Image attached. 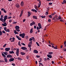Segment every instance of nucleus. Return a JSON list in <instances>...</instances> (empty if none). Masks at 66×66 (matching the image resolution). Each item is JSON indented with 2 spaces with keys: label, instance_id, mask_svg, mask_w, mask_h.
<instances>
[{
  "label": "nucleus",
  "instance_id": "58",
  "mask_svg": "<svg viewBox=\"0 0 66 66\" xmlns=\"http://www.w3.org/2000/svg\"><path fill=\"white\" fill-rule=\"evenodd\" d=\"M33 24L32 23H31L30 24V25L31 26H33Z\"/></svg>",
  "mask_w": 66,
  "mask_h": 66
},
{
  "label": "nucleus",
  "instance_id": "9",
  "mask_svg": "<svg viewBox=\"0 0 66 66\" xmlns=\"http://www.w3.org/2000/svg\"><path fill=\"white\" fill-rule=\"evenodd\" d=\"M2 25L4 27H6V26H7V24H6V22H5L4 24H2Z\"/></svg>",
  "mask_w": 66,
  "mask_h": 66
},
{
  "label": "nucleus",
  "instance_id": "14",
  "mask_svg": "<svg viewBox=\"0 0 66 66\" xmlns=\"http://www.w3.org/2000/svg\"><path fill=\"white\" fill-rule=\"evenodd\" d=\"M7 57L8 58H9H9H11V57H12V56L10 55H8L7 56Z\"/></svg>",
  "mask_w": 66,
  "mask_h": 66
},
{
  "label": "nucleus",
  "instance_id": "39",
  "mask_svg": "<svg viewBox=\"0 0 66 66\" xmlns=\"http://www.w3.org/2000/svg\"><path fill=\"white\" fill-rule=\"evenodd\" d=\"M6 44H5L3 46V48H4L5 47H6Z\"/></svg>",
  "mask_w": 66,
  "mask_h": 66
},
{
  "label": "nucleus",
  "instance_id": "53",
  "mask_svg": "<svg viewBox=\"0 0 66 66\" xmlns=\"http://www.w3.org/2000/svg\"><path fill=\"white\" fill-rule=\"evenodd\" d=\"M40 5H41V4H40L38 6V8H39L40 6Z\"/></svg>",
  "mask_w": 66,
  "mask_h": 66
},
{
  "label": "nucleus",
  "instance_id": "10",
  "mask_svg": "<svg viewBox=\"0 0 66 66\" xmlns=\"http://www.w3.org/2000/svg\"><path fill=\"white\" fill-rule=\"evenodd\" d=\"M21 49H22V50H26L27 49V48L26 47H21Z\"/></svg>",
  "mask_w": 66,
  "mask_h": 66
},
{
  "label": "nucleus",
  "instance_id": "61",
  "mask_svg": "<svg viewBox=\"0 0 66 66\" xmlns=\"http://www.w3.org/2000/svg\"><path fill=\"white\" fill-rule=\"evenodd\" d=\"M12 20H9V22H12Z\"/></svg>",
  "mask_w": 66,
  "mask_h": 66
},
{
  "label": "nucleus",
  "instance_id": "40",
  "mask_svg": "<svg viewBox=\"0 0 66 66\" xmlns=\"http://www.w3.org/2000/svg\"><path fill=\"white\" fill-rule=\"evenodd\" d=\"M20 42H19L18 43V44L19 46H21V44H20Z\"/></svg>",
  "mask_w": 66,
  "mask_h": 66
},
{
  "label": "nucleus",
  "instance_id": "60",
  "mask_svg": "<svg viewBox=\"0 0 66 66\" xmlns=\"http://www.w3.org/2000/svg\"><path fill=\"white\" fill-rule=\"evenodd\" d=\"M12 18V17L9 16L8 18V19H11Z\"/></svg>",
  "mask_w": 66,
  "mask_h": 66
},
{
  "label": "nucleus",
  "instance_id": "44",
  "mask_svg": "<svg viewBox=\"0 0 66 66\" xmlns=\"http://www.w3.org/2000/svg\"><path fill=\"white\" fill-rule=\"evenodd\" d=\"M40 29V28H39V27H37V30H39Z\"/></svg>",
  "mask_w": 66,
  "mask_h": 66
},
{
  "label": "nucleus",
  "instance_id": "33",
  "mask_svg": "<svg viewBox=\"0 0 66 66\" xmlns=\"http://www.w3.org/2000/svg\"><path fill=\"white\" fill-rule=\"evenodd\" d=\"M21 53L22 55H24L25 54V53H23V52H21Z\"/></svg>",
  "mask_w": 66,
  "mask_h": 66
},
{
  "label": "nucleus",
  "instance_id": "17",
  "mask_svg": "<svg viewBox=\"0 0 66 66\" xmlns=\"http://www.w3.org/2000/svg\"><path fill=\"white\" fill-rule=\"evenodd\" d=\"M47 57H49V58H52V56L51 55H47Z\"/></svg>",
  "mask_w": 66,
  "mask_h": 66
},
{
  "label": "nucleus",
  "instance_id": "48",
  "mask_svg": "<svg viewBox=\"0 0 66 66\" xmlns=\"http://www.w3.org/2000/svg\"><path fill=\"white\" fill-rule=\"evenodd\" d=\"M41 17L42 18H45V17H46V16H41Z\"/></svg>",
  "mask_w": 66,
  "mask_h": 66
},
{
  "label": "nucleus",
  "instance_id": "57",
  "mask_svg": "<svg viewBox=\"0 0 66 66\" xmlns=\"http://www.w3.org/2000/svg\"><path fill=\"white\" fill-rule=\"evenodd\" d=\"M21 44H22V45H23V46H25V44H24V43H21Z\"/></svg>",
  "mask_w": 66,
  "mask_h": 66
},
{
  "label": "nucleus",
  "instance_id": "32",
  "mask_svg": "<svg viewBox=\"0 0 66 66\" xmlns=\"http://www.w3.org/2000/svg\"><path fill=\"white\" fill-rule=\"evenodd\" d=\"M5 31L6 32H10V30L9 29H7Z\"/></svg>",
  "mask_w": 66,
  "mask_h": 66
},
{
  "label": "nucleus",
  "instance_id": "11",
  "mask_svg": "<svg viewBox=\"0 0 66 66\" xmlns=\"http://www.w3.org/2000/svg\"><path fill=\"white\" fill-rule=\"evenodd\" d=\"M15 6H16V7H17V8H19V7L20 6L19 5V4H16L15 5Z\"/></svg>",
  "mask_w": 66,
  "mask_h": 66
},
{
  "label": "nucleus",
  "instance_id": "22",
  "mask_svg": "<svg viewBox=\"0 0 66 66\" xmlns=\"http://www.w3.org/2000/svg\"><path fill=\"white\" fill-rule=\"evenodd\" d=\"M17 59L18 60H19V61H21V60H22V59L19 57H18Z\"/></svg>",
  "mask_w": 66,
  "mask_h": 66
},
{
  "label": "nucleus",
  "instance_id": "8",
  "mask_svg": "<svg viewBox=\"0 0 66 66\" xmlns=\"http://www.w3.org/2000/svg\"><path fill=\"white\" fill-rule=\"evenodd\" d=\"M16 37L18 39V40H21V38H20V37L19 36H18L17 35L16 36Z\"/></svg>",
  "mask_w": 66,
  "mask_h": 66
},
{
  "label": "nucleus",
  "instance_id": "54",
  "mask_svg": "<svg viewBox=\"0 0 66 66\" xmlns=\"http://www.w3.org/2000/svg\"><path fill=\"white\" fill-rule=\"evenodd\" d=\"M32 23L33 25L35 24V23L34 21H33L32 22Z\"/></svg>",
  "mask_w": 66,
  "mask_h": 66
},
{
  "label": "nucleus",
  "instance_id": "28",
  "mask_svg": "<svg viewBox=\"0 0 66 66\" xmlns=\"http://www.w3.org/2000/svg\"><path fill=\"white\" fill-rule=\"evenodd\" d=\"M28 16L29 17H30V15H31V13H30V12H28Z\"/></svg>",
  "mask_w": 66,
  "mask_h": 66
},
{
  "label": "nucleus",
  "instance_id": "29",
  "mask_svg": "<svg viewBox=\"0 0 66 66\" xmlns=\"http://www.w3.org/2000/svg\"><path fill=\"white\" fill-rule=\"evenodd\" d=\"M12 40H11V42H14V41H15V38L14 37H13L12 38Z\"/></svg>",
  "mask_w": 66,
  "mask_h": 66
},
{
  "label": "nucleus",
  "instance_id": "52",
  "mask_svg": "<svg viewBox=\"0 0 66 66\" xmlns=\"http://www.w3.org/2000/svg\"><path fill=\"white\" fill-rule=\"evenodd\" d=\"M36 57H37L38 58V57H40V56H39V55H37L36 56Z\"/></svg>",
  "mask_w": 66,
  "mask_h": 66
},
{
  "label": "nucleus",
  "instance_id": "30",
  "mask_svg": "<svg viewBox=\"0 0 66 66\" xmlns=\"http://www.w3.org/2000/svg\"><path fill=\"white\" fill-rule=\"evenodd\" d=\"M33 32V28H31L30 31V33H32Z\"/></svg>",
  "mask_w": 66,
  "mask_h": 66
},
{
  "label": "nucleus",
  "instance_id": "63",
  "mask_svg": "<svg viewBox=\"0 0 66 66\" xmlns=\"http://www.w3.org/2000/svg\"><path fill=\"white\" fill-rule=\"evenodd\" d=\"M60 21H62V22H64V21H63V20H60Z\"/></svg>",
  "mask_w": 66,
  "mask_h": 66
},
{
  "label": "nucleus",
  "instance_id": "31",
  "mask_svg": "<svg viewBox=\"0 0 66 66\" xmlns=\"http://www.w3.org/2000/svg\"><path fill=\"white\" fill-rule=\"evenodd\" d=\"M2 56H3V57H4H4H6V56H5V55L4 54H3V53H2Z\"/></svg>",
  "mask_w": 66,
  "mask_h": 66
},
{
  "label": "nucleus",
  "instance_id": "18",
  "mask_svg": "<svg viewBox=\"0 0 66 66\" xmlns=\"http://www.w3.org/2000/svg\"><path fill=\"white\" fill-rule=\"evenodd\" d=\"M33 18L35 19H37V16H33Z\"/></svg>",
  "mask_w": 66,
  "mask_h": 66
},
{
  "label": "nucleus",
  "instance_id": "56",
  "mask_svg": "<svg viewBox=\"0 0 66 66\" xmlns=\"http://www.w3.org/2000/svg\"><path fill=\"white\" fill-rule=\"evenodd\" d=\"M5 10L4 9V8H2V9L1 10L2 11H4V10Z\"/></svg>",
  "mask_w": 66,
  "mask_h": 66
},
{
  "label": "nucleus",
  "instance_id": "64",
  "mask_svg": "<svg viewBox=\"0 0 66 66\" xmlns=\"http://www.w3.org/2000/svg\"><path fill=\"white\" fill-rule=\"evenodd\" d=\"M36 26H34V29H36Z\"/></svg>",
  "mask_w": 66,
  "mask_h": 66
},
{
  "label": "nucleus",
  "instance_id": "2",
  "mask_svg": "<svg viewBox=\"0 0 66 66\" xmlns=\"http://www.w3.org/2000/svg\"><path fill=\"white\" fill-rule=\"evenodd\" d=\"M25 34L23 33V34H21L19 35L20 36L22 37V38H24L25 36Z\"/></svg>",
  "mask_w": 66,
  "mask_h": 66
},
{
  "label": "nucleus",
  "instance_id": "46",
  "mask_svg": "<svg viewBox=\"0 0 66 66\" xmlns=\"http://www.w3.org/2000/svg\"><path fill=\"white\" fill-rule=\"evenodd\" d=\"M2 33H6V32H5V31H4V30H3L2 31Z\"/></svg>",
  "mask_w": 66,
  "mask_h": 66
},
{
  "label": "nucleus",
  "instance_id": "51",
  "mask_svg": "<svg viewBox=\"0 0 66 66\" xmlns=\"http://www.w3.org/2000/svg\"><path fill=\"white\" fill-rule=\"evenodd\" d=\"M32 38H30L29 39V42H30L31 41H32Z\"/></svg>",
  "mask_w": 66,
  "mask_h": 66
},
{
  "label": "nucleus",
  "instance_id": "42",
  "mask_svg": "<svg viewBox=\"0 0 66 66\" xmlns=\"http://www.w3.org/2000/svg\"><path fill=\"white\" fill-rule=\"evenodd\" d=\"M29 55H27L26 56L27 59V60H28V59H29Z\"/></svg>",
  "mask_w": 66,
  "mask_h": 66
},
{
  "label": "nucleus",
  "instance_id": "23",
  "mask_svg": "<svg viewBox=\"0 0 66 66\" xmlns=\"http://www.w3.org/2000/svg\"><path fill=\"white\" fill-rule=\"evenodd\" d=\"M35 9L36 10H37V11H38V8H37V6L36 5H35Z\"/></svg>",
  "mask_w": 66,
  "mask_h": 66
},
{
  "label": "nucleus",
  "instance_id": "3",
  "mask_svg": "<svg viewBox=\"0 0 66 66\" xmlns=\"http://www.w3.org/2000/svg\"><path fill=\"white\" fill-rule=\"evenodd\" d=\"M4 17H3V16L2 15H1V18H0V21H2V22H4Z\"/></svg>",
  "mask_w": 66,
  "mask_h": 66
},
{
  "label": "nucleus",
  "instance_id": "45",
  "mask_svg": "<svg viewBox=\"0 0 66 66\" xmlns=\"http://www.w3.org/2000/svg\"><path fill=\"white\" fill-rule=\"evenodd\" d=\"M4 30H5V31H6V30L7 29V28L6 27H4Z\"/></svg>",
  "mask_w": 66,
  "mask_h": 66
},
{
  "label": "nucleus",
  "instance_id": "21",
  "mask_svg": "<svg viewBox=\"0 0 66 66\" xmlns=\"http://www.w3.org/2000/svg\"><path fill=\"white\" fill-rule=\"evenodd\" d=\"M23 4H24V3H23V2L22 1L21 3V6H23Z\"/></svg>",
  "mask_w": 66,
  "mask_h": 66
},
{
  "label": "nucleus",
  "instance_id": "50",
  "mask_svg": "<svg viewBox=\"0 0 66 66\" xmlns=\"http://www.w3.org/2000/svg\"><path fill=\"white\" fill-rule=\"evenodd\" d=\"M36 44L38 46H39V44L37 42H36Z\"/></svg>",
  "mask_w": 66,
  "mask_h": 66
},
{
  "label": "nucleus",
  "instance_id": "12",
  "mask_svg": "<svg viewBox=\"0 0 66 66\" xmlns=\"http://www.w3.org/2000/svg\"><path fill=\"white\" fill-rule=\"evenodd\" d=\"M33 52L35 53H38V51H37L36 50H35L33 51Z\"/></svg>",
  "mask_w": 66,
  "mask_h": 66
},
{
  "label": "nucleus",
  "instance_id": "35",
  "mask_svg": "<svg viewBox=\"0 0 66 66\" xmlns=\"http://www.w3.org/2000/svg\"><path fill=\"white\" fill-rule=\"evenodd\" d=\"M58 19H62V18H61V16H59L58 17Z\"/></svg>",
  "mask_w": 66,
  "mask_h": 66
},
{
  "label": "nucleus",
  "instance_id": "37",
  "mask_svg": "<svg viewBox=\"0 0 66 66\" xmlns=\"http://www.w3.org/2000/svg\"><path fill=\"white\" fill-rule=\"evenodd\" d=\"M49 54H53V52H50L48 53Z\"/></svg>",
  "mask_w": 66,
  "mask_h": 66
},
{
  "label": "nucleus",
  "instance_id": "19",
  "mask_svg": "<svg viewBox=\"0 0 66 66\" xmlns=\"http://www.w3.org/2000/svg\"><path fill=\"white\" fill-rule=\"evenodd\" d=\"M31 11H33V12H35V13H37V11L35 9H32L31 10Z\"/></svg>",
  "mask_w": 66,
  "mask_h": 66
},
{
  "label": "nucleus",
  "instance_id": "16",
  "mask_svg": "<svg viewBox=\"0 0 66 66\" xmlns=\"http://www.w3.org/2000/svg\"><path fill=\"white\" fill-rule=\"evenodd\" d=\"M4 61L6 63L7 62V57H5L4 58Z\"/></svg>",
  "mask_w": 66,
  "mask_h": 66
},
{
  "label": "nucleus",
  "instance_id": "47",
  "mask_svg": "<svg viewBox=\"0 0 66 66\" xmlns=\"http://www.w3.org/2000/svg\"><path fill=\"white\" fill-rule=\"evenodd\" d=\"M17 23V22H13V24H16Z\"/></svg>",
  "mask_w": 66,
  "mask_h": 66
},
{
  "label": "nucleus",
  "instance_id": "34",
  "mask_svg": "<svg viewBox=\"0 0 66 66\" xmlns=\"http://www.w3.org/2000/svg\"><path fill=\"white\" fill-rule=\"evenodd\" d=\"M2 35V32L1 31H0V36H1Z\"/></svg>",
  "mask_w": 66,
  "mask_h": 66
},
{
  "label": "nucleus",
  "instance_id": "43",
  "mask_svg": "<svg viewBox=\"0 0 66 66\" xmlns=\"http://www.w3.org/2000/svg\"><path fill=\"white\" fill-rule=\"evenodd\" d=\"M49 17V18H52V16L51 15H50L48 16Z\"/></svg>",
  "mask_w": 66,
  "mask_h": 66
},
{
  "label": "nucleus",
  "instance_id": "4",
  "mask_svg": "<svg viewBox=\"0 0 66 66\" xmlns=\"http://www.w3.org/2000/svg\"><path fill=\"white\" fill-rule=\"evenodd\" d=\"M19 48H17L16 49V54L17 56H18L19 55Z\"/></svg>",
  "mask_w": 66,
  "mask_h": 66
},
{
  "label": "nucleus",
  "instance_id": "26",
  "mask_svg": "<svg viewBox=\"0 0 66 66\" xmlns=\"http://www.w3.org/2000/svg\"><path fill=\"white\" fill-rule=\"evenodd\" d=\"M9 52L10 54H13V53H14V52L13 51H9Z\"/></svg>",
  "mask_w": 66,
  "mask_h": 66
},
{
  "label": "nucleus",
  "instance_id": "55",
  "mask_svg": "<svg viewBox=\"0 0 66 66\" xmlns=\"http://www.w3.org/2000/svg\"><path fill=\"white\" fill-rule=\"evenodd\" d=\"M3 12L4 13H6V11H5V9L4 10V11H3Z\"/></svg>",
  "mask_w": 66,
  "mask_h": 66
},
{
  "label": "nucleus",
  "instance_id": "38",
  "mask_svg": "<svg viewBox=\"0 0 66 66\" xmlns=\"http://www.w3.org/2000/svg\"><path fill=\"white\" fill-rule=\"evenodd\" d=\"M55 14H56V13L55 12H54L53 13H52V14H51V15H52V16H53V15H55Z\"/></svg>",
  "mask_w": 66,
  "mask_h": 66
},
{
  "label": "nucleus",
  "instance_id": "59",
  "mask_svg": "<svg viewBox=\"0 0 66 66\" xmlns=\"http://www.w3.org/2000/svg\"><path fill=\"white\" fill-rule=\"evenodd\" d=\"M12 65H13V66H15V64L14 63H12Z\"/></svg>",
  "mask_w": 66,
  "mask_h": 66
},
{
  "label": "nucleus",
  "instance_id": "41",
  "mask_svg": "<svg viewBox=\"0 0 66 66\" xmlns=\"http://www.w3.org/2000/svg\"><path fill=\"white\" fill-rule=\"evenodd\" d=\"M25 37L27 39H29V37H28V36H26Z\"/></svg>",
  "mask_w": 66,
  "mask_h": 66
},
{
  "label": "nucleus",
  "instance_id": "25",
  "mask_svg": "<svg viewBox=\"0 0 66 66\" xmlns=\"http://www.w3.org/2000/svg\"><path fill=\"white\" fill-rule=\"evenodd\" d=\"M65 3H66V1L65 0H64L63 2L62 3V4H65Z\"/></svg>",
  "mask_w": 66,
  "mask_h": 66
},
{
  "label": "nucleus",
  "instance_id": "49",
  "mask_svg": "<svg viewBox=\"0 0 66 66\" xmlns=\"http://www.w3.org/2000/svg\"><path fill=\"white\" fill-rule=\"evenodd\" d=\"M48 22H51V19H49L48 20Z\"/></svg>",
  "mask_w": 66,
  "mask_h": 66
},
{
  "label": "nucleus",
  "instance_id": "62",
  "mask_svg": "<svg viewBox=\"0 0 66 66\" xmlns=\"http://www.w3.org/2000/svg\"><path fill=\"white\" fill-rule=\"evenodd\" d=\"M46 15H48V12H46Z\"/></svg>",
  "mask_w": 66,
  "mask_h": 66
},
{
  "label": "nucleus",
  "instance_id": "36",
  "mask_svg": "<svg viewBox=\"0 0 66 66\" xmlns=\"http://www.w3.org/2000/svg\"><path fill=\"white\" fill-rule=\"evenodd\" d=\"M32 40H33L34 42H35V38H34V37H32Z\"/></svg>",
  "mask_w": 66,
  "mask_h": 66
},
{
  "label": "nucleus",
  "instance_id": "7",
  "mask_svg": "<svg viewBox=\"0 0 66 66\" xmlns=\"http://www.w3.org/2000/svg\"><path fill=\"white\" fill-rule=\"evenodd\" d=\"M7 18V15H5L4 16V22L6 20Z\"/></svg>",
  "mask_w": 66,
  "mask_h": 66
},
{
  "label": "nucleus",
  "instance_id": "1",
  "mask_svg": "<svg viewBox=\"0 0 66 66\" xmlns=\"http://www.w3.org/2000/svg\"><path fill=\"white\" fill-rule=\"evenodd\" d=\"M15 30L17 32H20V30L19 29L20 27L18 26H16L15 27Z\"/></svg>",
  "mask_w": 66,
  "mask_h": 66
},
{
  "label": "nucleus",
  "instance_id": "15",
  "mask_svg": "<svg viewBox=\"0 0 66 66\" xmlns=\"http://www.w3.org/2000/svg\"><path fill=\"white\" fill-rule=\"evenodd\" d=\"M14 60V59L13 58H12L10 59L9 61L10 62H12V61H13Z\"/></svg>",
  "mask_w": 66,
  "mask_h": 66
},
{
  "label": "nucleus",
  "instance_id": "13",
  "mask_svg": "<svg viewBox=\"0 0 66 66\" xmlns=\"http://www.w3.org/2000/svg\"><path fill=\"white\" fill-rule=\"evenodd\" d=\"M38 27L39 28V29H41L42 28V25H41V24L40 23H39L38 24Z\"/></svg>",
  "mask_w": 66,
  "mask_h": 66
},
{
  "label": "nucleus",
  "instance_id": "6",
  "mask_svg": "<svg viewBox=\"0 0 66 66\" xmlns=\"http://www.w3.org/2000/svg\"><path fill=\"white\" fill-rule=\"evenodd\" d=\"M10 48H5V50L6 51L8 52V51H9L10 50Z\"/></svg>",
  "mask_w": 66,
  "mask_h": 66
},
{
  "label": "nucleus",
  "instance_id": "5",
  "mask_svg": "<svg viewBox=\"0 0 66 66\" xmlns=\"http://www.w3.org/2000/svg\"><path fill=\"white\" fill-rule=\"evenodd\" d=\"M32 41H31L28 44V46L29 48L31 47V45H32Z\"/></svg>",
  "mask_w": 66,
  "mask_h": 66
},
{
  "label": "nucleus",
  "instance_id": "20",
  "mask_svg": "<svg viewBox=\"0 0 66 66\" xmlns=\"http://www.w3.org/2000/svg\"><path fill=\"white\" fill-rule=\"evenodd\" d=\"M23 13V10H22L21 12V14L20 15V17H21V16H22Z\"/></svg>",
  "mask_w": 66,
  "mask_h": 66
},
{
  "label": "nucleus",
  "instance_id": "24",
  "mask_svg": "<svg viewBox=\"0 0 66 66\" xmlns=\"http://www.w3.org/2000/svg\"><path fill=\"white\" fill-rule=\"evenodd\" d=\"M3 53L5 54V55H7V54H8V53L6 52H3Z\"/></svg>",
  "mask_w": 66,
  "mask_h": 66
},
{
  "label": "nucleus",
  "instance_id": "27",
  "mask_svg": "<svg viewBox=\"0 0 66 66\" xmlns=\"http://www.w3.org/2000/svg\"><path fill=\"white\" fill-rule=\"evenodd\" d=\"M14 34H18V32H17V31H16V30H14Z\"/></svg>",
  "mask_w": 66,
  "mask_h": 66
}]
</instances>
